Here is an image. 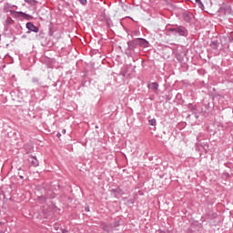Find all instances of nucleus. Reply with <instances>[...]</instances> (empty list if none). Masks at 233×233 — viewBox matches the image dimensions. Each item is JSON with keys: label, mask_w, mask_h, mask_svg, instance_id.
Returning <instances> with one entry per match:
<instances>
[{"label": "nucleus", "mask_w": 233, "mask_h": 233, "mask_svg": "<svg viewBox=\"0 0 233 233\" xmlns=\"http://www.w3.org/2000/svg\"><path fill=\"white\" fill-rule=\"evenodd\" d=\"M29 6H37V0H24Z\"/></svg>", "instance_id": "0eeeda50"}, {"label": "nucleus", "mask_w": 233, "mask_h": 233, "mask_svg": "<svg viewBox=\"0 0 233 233\" xmlns=\"http://www.w3.org/2000/svg\"><path fill=\"white\" fill-rule=\"evenodd\" d=\"M62 232L65 233V232H66V230L64 229V230H62Z\"/></svg>", "instance_id": "412c9836"}, {"label": "nucleus", "mask_w": 233, "mask_h": 233, "mask_svg": "<svg viewBox=\"0 0 233 233\" xmlns=\"http://www.w3.org/2000/svg\"><path fill=\"white\" fill-rule=\"evenodd\" d=\"M32 82H33V83H39V78H37V77H33V78H32Z\"/></svg>", "instance_id": "2eb2a0df"}, {"label": "nucleus", "mask_w": 233, "mask_h": 233, "mask_svg": "<svg viewBox=\"0 0 233 233\" xmlns=\"http://www.w3.org/2000/svg\"><path fill=\"white\" fill-rule=\"evenodd\" d=\"M4 12L5 14L10 13V15H12L13 17H15V14H19L20 15H22V17H24V19H30V17H32L26 13H23L22 11H15L14 9H12V4H5L4 6Z\"/></svg>", "instance_id": "f257e3e1"}, {"label": "nucleus", "mask_w": 233, "mask_h": 233, "mask_svg": "<svg viewBox=\"0 0 233 233\" xmlns=\"http://www.w3.org/2000/svg\"><path fill=\"white\" fill-rule=\"evenodd\" d=\"M156 123H157L156 118H152L151 120H149V125L151 127H156Z\"/></svg>", "instance_id": "9b49d317"}, {"label": "nucleus", "mask_w": 233, "mask_h": 233, "mask_svg": "<svg viewBox=\"0 0 233 233\" xmlns=\"http://www.w3.org/2000/svg\"><path fill=\"white\" fill-rule=\"evenodd\" d=\"M78 2L80 3V5H83V6H86L87 1L86 0H78Z\"/></svg>", "instance_id": "ddd939ff"}, {"label": "nucleus", "mask_w": 233, "mask_h": 233, "mask_svg": "<svg viewBox=\"0 0 233 233\" xmlns=\"http://www.w3.org/2000/svg\"><path fill=\"white\" fill-rule=\"evenodd\" d=\"M111 192H113L114 194H116V192H119V189L118 188H116V189H111Z\"/></svg>", "instance_id": "dca6fc26"}, {"label": "nucleus", "mask_w": 233, "mask_h": 233, "mask_svg": "<svg viewBox=\"0 0 233 233\" xmlns=\"http://www.w3.org/2000/svg\"><path fill=\"white\" fill-rule=\"evenodd\" d=\"M62 134H66V129H63Z\"/></svg>", "instance_id": "a211bd4d"}, {"label": "nucleus", "mask_w": 233, "mask_h": 233, "mask_svg": "<svg viewBox=\"0 0 233 233\" xmlns=\"http://www.w3.org/2000/svg\"><path fill=\"white\" fill-rule=\"evenodd\" d=\"M86 212H90V208H86Z\"/></svg>", "instance_id": "6ab92c4d"}, {"label": "nucleus", "mask_w": 233, "mask_h": 233, "mask_svg": "<svg viewBox=\"0 0 233 233\" xmlns=\"http://www.w3.org/2000/svg\"><path fill=\"white\" fill-rule=\"evenodd\" d=\"M147 88H149V90H152L153 92H157V90L159 89V84H157V82H152L147 85Z\"/></svg>", "instance_id": "39448f33"}, {"label": "nucleus", "mask_w": 233, "mask_h": 233, "mask_svg": "<svg viewBox=\"0 0 233 233\" xmlns=\"http://www.w3.org/2000/svg\"><path fill=\"white\" fill-rule=\"evenodd\" d=\"M26 28L30 30V32H35V34H37L39 32V27L35 26L32 22H28L26 24Z\"/></svg>", "instance_id": "20e7f679"}, {"label": "nucleus", "mask_w": 233, "mask_h": 233, "mask_svg": "<svg viewBox=\"0 0 233 233\" xmlns=\"http://www.w3.org/2000/svg\"><path fill=\"white\" fill-rule=\"evenodd\" d=\"M0 41H1V33H0Z\"/></svg>", "instance_id": "4be33fe9"}, {"label": "nucleus", "mask_w": 233, "mask_h": 233, "mask_svg": "<svg viewBox=\"0 0 233 233\" xmlns=\"http://www.w3.org/2000/svg\"><path fill=\"white\" fill-rule=\"evenodd\" d=\"M129 45H138L139 46H143V48H148V41L143 38H137L133 40V42H129Z\"/></svg>", "instance_id": "f03ea898"}, {"label": "nucleus", "mask_w": 233, "mask_h": 233, "mask_svg": "<svg viewBox=\"0 0 233 233\" xmlns=\"http://www.w3.org/2000/svg\"><path fill=\"white\" fill-rule=\"evenodd\" d=\"M20 177L23 178V176H21Z\"/></svg>", "instance_id": "b1692460"}, {"label": "nucleus", "mask_w": 233, "mask_h": 233, "mask_svg": "<svg viewBox=\"0 0 233 233\" xmlns=\"http://www.w3.org/2000/svg\"><path fill=\"white\" fill-rule=\"evenodd\" d=\"M0 233H5V231H1Z\"/></svg>", "instance_id": "5701e85b"}, {"label": "nucleus", "mask_w": 233, "mask_h": 233, "mask_svg": "<svg viewBox=\"0 0 233 233\" xmlns=\"http://www.w3.org/2000/svg\"><path fill=\"white\" fill-rule=\"evenodd\" d=\"M184 19H185V21H190V15H184Z\"/></svg>", "instance_id": "4468645a"}, {"label": "nucleus", "mask_w": 233, "mask_h": 233, "mask_svg": "<svg viewBox=\"0 0 233 233\" xmlns=\"http://www.w3.org/2000/svg\"><path fill=\"white\" fill-rule=\"evenodd\" d=\"M11 25H14V20L11 17H7L5 23V26H10Z\"/></svg>", "instance_id": "1a4fd4ad"}, {"label": "nucleus", "mask_w": 233, "mask_h": 233, "mask_svg": "<svg viewBox=\"0 0 233 233\" xmlns=\"http://www.w3.org/2000/svg\"><path fill=\"white\" fill-rule=\"evenodd\" d=\"M130 43H134V41L127 42V46L129 48H135L136 46H137V44H130Z\"/></svg>", "instance_id": "9d476101"}, {"label": "nucleus", "mask_w": 233, "mask_h": 233, "mask_svg": "<svg viewBox=\"0 0 233 233\" xmlns=\"http://www.w3.org/2000/svg\"><path fill=\"white\" fill-rule=\"evenodd\" d=\"M210 46L213 50H218V46H219V42H218V40H213L210 44Z\"/></svg>", "instance_id": "6e6552de"}, {"label": "nucleus", "mask_w": 233, "mask_h": 233, "mask_svg": "<svg viewBox=\"0 0 233 233\" xmlns=\"http://www.w3.org/2000/svg\"><path fill=\"white\" fill-rule=\"evenodd\" d=\"M39 201H41L42 203H45L46 201V197H39L38 198Z\"/></svg>", "instance_id": "f8f14e48"}, {"label": "nucleus", "mask_w": 233, "mask_h": 233, "mask_svg": "<svg viewBox=\"0 0 233 233\" xmlns=\"http://www.w3.org/2000/svg\"><path fill=\"white\" fill-rule=\"evenodd\" d=\"M28 161L32 167H39V160H37L36 157H29Z\"/></svg>", "instance_id": "423d86ee"}, {"label": "nucleus", "mask_w": 233, "mask_h": 233, "mask_svg": "<svg viewBox=\"0 0 233 233\" xmlns=\"http://www.w3.org/2000/svg\"><path fill=\"white\" fill-rule=\"evenodd\" d=\"M171 32H174L175 35H187V28L184 26H177L170 28Z\"/></svg>", "instance_id": "7ed1b4c3"}, {"label": "nucleus", "mask_w": 233, "mask_h": 233, "mask_svg": "<svg viewBox=\"0 0 233 233\" xmlns=\"http://www.w3.org/2000/svg\"><path fill=\"white\" fill-rule=\"evenodd\" d=\"M56 136H57L58 137H61V133H57Z\"/></svg>", "instance_id": "aec40b11"}, {"label": "nucleus", "mask_w": 233, "mask_h": 233, "mask_svg": "<svg viewBox=\"0 0 233 233\" xmlns=\"http://www.w3.org/2000/svg\"><path fill=\"white\" fill-rule=\"evenodd\" d=\"M14 8H17V5H11V10H14Z\"/></svg>", "instance_id": "f3484780"}]
</instances>
